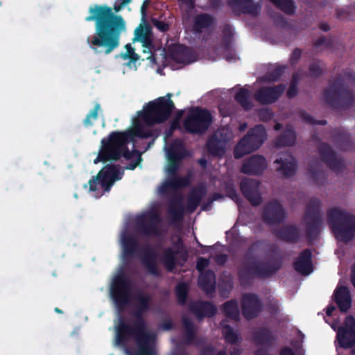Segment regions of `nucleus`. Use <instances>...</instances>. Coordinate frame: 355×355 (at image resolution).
Instances as JSON below:
<instances>
[{"label": "nucleus", "instance_id": "nucleus-43", "mask_svg": "<svg viewBox=\"0 0 355 355\" xmlns=\"http://www.w3.org/2000/svg\"><path fill=\"white\" fill-rule=\"evenodd\" d=\"M282 265V259H277L266 262L261 261V271L259 275H262V279H267L276 274L281 268Z\"/></svg>", "mask_w": 355, "mask_h": 355}, {"label": "nucleus", "instance_id": "nucleus-61", "mask_svg": "<svg viewBox=\"0 0 355 355\" xmlns=\"http://www.w3.org/2000/svg\"><path fill=\"white\" fill-rule=\"evenodd\" d=\"M300 116L304 122L308 124L315 125V119L306 111L302 110L300 112Z\"/></svg>", "mask_w": 355, "mask_h": 355}, {"label": "nucleus", "instance_id": "nucleus-50", "mask_svg": "<svg viewBox=\"0 0 355 355\" xmlns=\"http://www.w3.org/2000/svg\"><path fill=\"white\" fill-rule=\"evenodd\" d=\"M223 338L227 343L236 345L241 342V338L239 334L228 324H223Z\"/></svg>", "mask_w": 355, "mask_h": 355}, {"label": "nucleus", "instance_id": "nucleus-38", "mask_svg": "<svg viewBox=\"0 0 355 355\" xmlns=\"http://www.w3.org/2000/svg\"><path fill=\"white\" fill-rule=\"evenodd\" d=\"M207 193V188L205 185L200 184L194 187L189 193L187 202V210L192 213L200 205L202 198Z\"/></svg>", "mask_w": 355, "mask_h": 355}, {"label": "nucleus", "instance_id": "nucleus-32", "mask_svg": "<svg viewBox=\"0 0 355 355\" xmlns=\"http://www.w3.org/2000/svg\"><path fill=\"white\" fill-rule=\"evenodd\" d=\"M227 4L234 12H244L252 15H258L261 8V6L254 3L252 0H227Z\"/></svg>", "mask_w": 355, "mask_h": 355}, {"label": "nucleus", "instance_id": "nucleus-44", "mask_svg": "<svg viewBox=\"0 0 355 355\" xmlns=\"http://www.w3.org/2000/svg\"><path fill=\"white\" fill-rule=\"evenodd\" d=\"M296 141V133L295 130L287 127L285 130L275 140L276 147L292 146Z\"/></svg>", "mask_w": 355, "mask_h": 355}, {"label": "nucleus", "instance_id": "nucleus-52", "mask_svg": "<svg viewBox=\"0 0 355 355\" xmlns=\"http://www.w3.org/2000/svg\"><path fill=\"white\" fill-rule=\"evenodd\" d=\"M100 110L101 105L99 103H96L94 107L89 111L85 119L83 120V125L85 127L88 128L94 125L92 121H96L98 119V114Z\"/></svg>", "mask_w": 355, "mask_h": 355}, {"label": "nucleus", "instance_id": "nucleus-63", "mask_svg": "<svg viewBox=\"0 0 355 355\" xmlns=\"http://www.w3.org/2000/svg\"><path fill=\"white\" fill-rule=\"evenodd\" d=\"M298 94L297 86L293 85H289V87L286 92V96L288 98H293Z\"/></svg>", "mask_w": 355, "mask_h": 355}, {"label": "nucleus", "instance_id": "nucleus-39", "mask_svg": "<svg viewBox=\"0 0 355 355\" xmlns=\"http://www.w3.org/2000/svg\"><path fill=\"white\" fill-rule=\"evenodd\" d=\"M168 213L172 224L181 222L184 214L182 197L173 198L168 205Z\"/></svg>", "mask_w": 355, "mask_h": 355}, {"label": "nucleus", "instance_id": "nucleus-46", "mask_svg": "<svg viewBox=\"0 0 355 355\" xmlns=\"http://www.w3.org/2000/svg\"><path fill=\"white\" fill-rule=\"evenodd\" d=\"M155 340V336L151 334L144 339H139L137 343V350L132 355H153V343Z\"/></svg>", "mask_w": 355, "mask_h": 355}, {"label": "nucleus", "instance_id": "nucleus-31", "mask_svg": "<svg viewBox=\"0 0 355 355\" xmlns=\"http://www.w3.org/2000/svg\"><path fill=\"white\" fill-rule=\"evenodd\" d=\"M124 46L125 50L116 55L115 58L123 67H127L128 69L136 71L137 69V64L139 60L140 56L135 52V49L132 48V46Z\"/></svg>", "mask_w": 355, "mask_h": 355}, {"label": "nucleus", "instance_id": "nucleus-27", "mask_svg": "<svg viewBox=\"0 0 355 355\" xmlns=\"http://www.w3.org/2000/svg\"><path fill=\"white\" fill-rule=\"evenodd\" d=\"M277 334L268 327H259L252 333L253 343L257 346L271 347L277 340Z\"/></svg>", "mask_w": 355, "mask_h": 355}, {"label": "nucleus", "instance_id": "nucleus-13", "mask_svg": "<svg viewBox=\"0 0 355 355\" xmlns=\"http://www.w3.org/2000/svg\"><path fill=\"white\" fill-rule=\"evenodd\" d=\"M166 155L167 173L174 174L178 171L182 161L189 155V153L183 141L180 139H175L167 148Z\"/></svg>", "mask_w": 355, "mask_h": 355}, {"label": "nucleus", "instance_id": "nucleus-47", "mask_svg": "<svg viewBox=\"0 0 355 355\" xmlns=\"http://www.w3.org/2000/svg\"><path fill=\"white\" fill-rule=\"evenodd\" d=\"M182 322L184 327L185 343L188 345L193 343L196 339V330L193 322L189 318L186 316L182 318Z\"/></svg>", "mask_w": 355, "mask_h": 355}, {"label": "nucleus", "instance_id": "nucleus-19", "mask_svg": "<svg viewBox=\"0 0 355 355\" xmlns=\"http://www.w3.org/2000/svg\"><path fill=\"white\" fill-rule=\"evenodd\" d=\"M260 182L245 178L240 183V189L243 196L254 207L262 203L263 198L259 191Z\"/></svg>", "mask_w": 355, "mask_h": 355}, {"label": "nucleus", "instance_id": "nucleus-18", "mask_svg": "<svg viewBox=\"0 0 355 355\" xmlns=\"http://www.w3.org/2000/svg\"><path fill=\"white\" fill-rule=\"evenodd\" d=\"M337 339L340 347L349 349L355 345V318L352 315H347L343 326L338 328Z\"/></svg>", "mask_w": 355, "mask_h": 355}, {"label": "nucleus", "instance_id": "nucleus-30", "mask_svg": "<svg viewBox=\"0 0 355 355\" xmlns=\"http://www.w3.org/2000/svg\"><path fill=\"white\" fill-rule=\"evenodd\" d=\"M273 234L279 240L288 243H296L301 237V231L295 225H283L275 230Z\"/></svg>", "mask_w": 355, "mask_h": 355}, {"label": "nucleus", "instance_id": "nucleus-29", "mask_svg": "<svg viewBox=\"0 0 355 355\" xmlns=\"http://www.w3.org/2000/svg\"><path fill=\"white\" fill-rule=\"evenodd\" d=\"M312 257V252L309 248H306L300 252L293 263L295 270L303 275L311 273L313 270Z\"/></svg>", "mask_w": 355, "mask_h": 355}, {"label": "nucleus", "instance_id": "nucleus-28", "mask_svg": "<svg viewBox=\"0 0 355 355\" xmlns=\"http://www.w3.org/2000/svg\"><path fill=\"white\" fill-rule=\"evenodd\" d=\"M135 309L133 313L135 319L141 321L144 324H146L143 315L151 309L152 297L150 295L143 292H138L135 296Z\"/></svg>", "mask_w": 355, "mask_h": 355}, {"label": "nucleus", "instance_id": "nucleus-60", "mask_svg": "<svg viewBox=\"0 0 355 355\" xmlns=\"http://www.w3.org/2000/svg\"><path fill=\"white\" fill-rule=\"evenodd\" d=\"M180 123L178 120H173L171 125H170V127L166 130L165 132V137L167 138V137H171L174 131L177 129H180Z\"/></svg>", "mask_w": 355, "mask_h": 355}, {"label": "nucleus", "instance_id": "nucleus-40", "mask_svg": "<svg viewBox=\"0 0 355 355\" xmlns=\"http://www.w3.org/2000/svg\"><path fill=\"white\" fill-rule=\"evenodd\" d=\"M335 302L341 312H347L351 307L352 299L346 286H340L336 288L334 293Z\"/></svg>", "mask_w": 355, "mask_h": 355}, {"label": "nucleus", "instance_id": "nucleus-49", "mask_svg": "<svg viewBox=\"0 0 355 355\" xmlns=\"http://www.w3.org/2000/svg\"><path fill=\"white\" fill-rule=\"evenodd\" d=\"M223 315L235 321L239 320L240 312L236 300H232L223 303Z\"/></svg>", "mask_w": 355, "mask_h": 355}, {"label": "nucleus", "instance_id": "nucleus-51", "mask_svg": "<svg viewBox=\"0 0 355 355\" xmlns=\"http://www.w3.org/2000/svg\"><path fill=\"white\" fill-rule=\"evenodd\" d=\"M189 293V286L184 282L178 283L175 287V295L179 304L183 306L186 304Z\"/></svg>", "mask_w": 355, "mask_h": 355}, {"label": "nucleus", "instance_id": "nucleus-35", "mask_svg": "<svg viewBox=\"0 0 355 355\" xmlns=\"http://www.w3.org/2000/svg\"><path fill=\"white\" fill-rule=\"evenodd\" d=\"M198 285L207 295L211 297L216 290V276L214 271L207 270L200 274Z\"/></svg>", "mask_w": 355, "mask_h": 355}, {"label": "nucleus", "instance_id": "nucleus-24", "mask_svg": "<svg viewBox=\"0 0 355 355\" xmlns=\"http://www.w3.org/2000/svg\"><path fill=\"white\" fill-rule=\"evenodd\" d=\"M276 171L283 178L293 177L297 170V162L291 153H285L274 161Z\"/></svg>", "mask_w": 355, "mask_h": 355}, {"label": "nucleus", "instance_id": "nucleus-21", "mask_svg": "<svg viewBox=\"0 0 355 355\" xmlns=\"http://www.w3.org/2000/svg\"><path fill=\"white\" fill-rule=\"evenodd\" d=\"M268 167L266 159L261 155H252L243 160L240 172L248 175H261Z\"/></svg>", "mask_w": 355, "mask_h": 355}, {"label": "nucleus", "instance_id": "nucleus-37", "mask_svg": "<svg viewBox=\"0 0 355 355\" xmlns=\"http://www.w3.org/2000/svg\"><path fill=\"white\" fill-rule=\"evenodd\" d=\"M216 19L209 13H200L193 18V31L196 33H202L203 31L213 27Z\"/></svg>", "mask_w": 355, "mask_h": 355}, {"label": "nucleus", "instance_id": "nucleus-6", "mask_svg": "<svg viewBox=\"0 0 355 355\" xmlns=\"http://www.w3.org/2000/svg\"><path fill=\"white\" fill-rule=\"evenodd\" d=\"M324 98L325 103L335 109H348L355 101L352 91L345 86L341 75L337 76L329 88L324 91Z\"/></svg>", "mask_w": 355, "mask_h": 355}, {"label": "nucleus", "instance_id": "nucleus-14", "mask_svg": "<svg viewBox=\"0 0 355 355\" xmlns=\"http://www.w3.org/2000/svg\"><path fill=\"white\" fill-rule=\"evenodd\" d=\"M161 218L155 211H149L138 216L135 219L137 231L141 235L150 237L159 234L158 224Z\"/></svg>", "mask_w": 355, "mask_h": 355}, {"label": "nucleus", "instance_id": "nucleus-12", "mask_svg": "<svg viewBox=\"0 0 355 355\" xmlns=\"http://www.w3.org/2000/svg\"><path fill=\"white\" fill-rule=\"evenodd\" d=\"M130 288V279L125 274L121 273L115 277L110 288V295L119 309L123 308L128 303Z\"/></svg>", "mask_w": 355, "mask_h": 355}, {"label": "nucleus", "instance_id": "nucleus-64", "mask_svg": "<svg viewBox=\"0 0 355 355\" xmlns=\"http://www.w3.org/2000/svg\"><path fill=\"white\" fill-rule=\"evenodd\" d=\"M343 76L352 84L355 85V72H353L350 69H347L343 71Z\"/></svg>", "mask_w": 355, "mask_h": 355}, {"label": "nucleus", "instance_id": "nucleus-57", "mask_svg": "<svg viewBox=\"0 0 355 355\" xmlns=\"http://www.w3.org/2000/svg\"><path fill=\"white\" fill-rule=\"evenodd\" d=\"M209 264V259L198 257L196 261V269L201 274L202 272H205L203 270L205 268H207Z\"/></svg>", "mask_w": 355, "mask_h": 355}, {"label": "nucleus", "instance_id": "nucleus-20", "mask_svg": "<svg viewBox=\"0 0 355 355\" xmlns=\"http://www.w3.org/2000/svg\"><path fill=\"white\" fill-rule=\"evenodd\" d=\"M286 85L279 84L275 86L261 87L254 94L255 100L261 105H270L275 103L284 94Z\"/></svg>", "mask_w": 355, "mask_h": 355}, {"label": "nucleus", "instance_id": "nucleus-34", "mask_svg": "<svg viewBox=\"0 0 355 355\" xmlns=\"http://www.w3.org/2000/svg\"><path fill=\"white\" fill-rule=\"evenodd\" d=\"M141 261L149 274L155 277L160 276L157 263V253L151 246H148L144 250Z\"/></svg>", "mask_w": 355, "mask_h": 355}, {"label": "nucleus", "instance_id": "nucleus-10", "mask_svg": "<svg viewBox=\"0 0 355 355\" xmlns=\"http://www.w3.org/2000/svg\"><path fill=\"white\" fill-rule=\"evenodd\" d=\"M123 174L120 165L107 164L89 180V191H96L100 184L104 191H109L114 182L121 180Z\"/></svg>", "mask_w": 355, "mask_h": 355}, {"label": "nucleus", "instance_id": "nucleus-4", "mask_svg": "<svg viewBox=\"0 0 355 355\" xmlns=\"http://www.w3.org/2000/svg\"><path fill=\"white\" fill-rule=\"evenodd\" d=\"M171 96V94H168L166 96L159 97L148 103L143 110L138 112V119L135 121H139L141 124L144 122L148 126H145L146 128L152 129L151 126L167 121L175 109Z\"/></svg>", "mask_w": 355, "mask_h": 355}, {"label": "nucleus", "instance_id": "nucleus-33", "mask_svg": "<svg viewBox=\"0 0 355 355\" xmlns=\"http://www.w3.org/2000/svg\"><path fill=\"white\" fill-rule=\"evenodd\" d=\"M101 146L98 156L94 160V164L98 162L105 163L107 162L117 161L119 153L116 148L110 146L108 138L104 137L101 139Z\"/></svg>", "mask_w": 355, "mask_h": 355}, {"label": "nucleus", "instance_id": "nucleus-41", "mask_svg": "<svg viewBox=\"0 0 355 355\" xmlns=\"http://www.w3.org/2000/svg\"><path fill=\"white\" fill-rule=\"evenodd\" d=\"M152 28L150 25L140 24L135 31V35L132 39L133 43L137 42L142 44H153Z\"/></svg>", "mask_w": 355, "mask_h": 355}, {"label": "nucleus", "instance_id": "nucleus-53", "mask_svg": "<svg viewBox=\"0 0 355 355\" xmlns=\"http://www.w3.org/2000/svg\"><path fill=\"white\" fill-rule=\"evenodd\" d=\"M275 5L288 14H293L295 7L292 0H270Z\"/></svg>", "mask_w": 355, "mask_h": 355}, {"label": "nucleus", "instance_id": "nucleus-17", "mask_svg": "<svg viewBox=\"0 0 355 355\" xmlns=\"http://www.w3.org/2000/svg\"><path fill=\"white\" fill-rule=\"evenodd\" d=\"M241 312L243 318L251 320L259 316L263 310V304L255 293H244L241 301Z\"/></svg>", "mask_w": 355, "mask_h": 355}, {"label": "nucleus", "instance_id": "nucleus-26", "mask_svg": "<svg viewBox=\"0 0 355 355\" xmlns=\"http://www.w3.org/2000/svg\"><path fill=\"white\" fill-rule=\"evenodd\" d=\"M121 244L125 262L129 261L132 257L135 256L139 249L137 239L127 231H124L121 234Z\"/></svg>", "mask_w": 355, "mask_h": 355}, {"label": "nucleus", "instance_id": "nucleus-55", "mask_svg": "<svg viewBox=\"0 0 355 355\" xmlns=\"http://www.w3.org/2000/svg\"><path fill=\"white\" fill-rule=\"evenodd\" d=\"M284 71V68L282 67H277L271 71H269L266 73V78L269 81L275 82L280 79Z\"/></svg>", "mask_w": 355, "mask_h": 355}, {"label": "nucleus", "instance_id": "nucleus-11", "mask_svg": "<svg viewBox=\"0 0 355 355\" xmlns=\"http://www.w3.org/2000/svg\"><path fill=\"white\" fill-rule=\"evenodd\" d=\"M320 201L316 198L310 200L306 207L304 220L306 223V234L308 239H316L320 232L322 217L320 213Z\"/></svg>", "mask_w": 355, "mask_h": 355}, {"label": "nucleus", "instance_id": "nucleus-3", "mask_svg": "<svg viewBox=\"0 0 355 355\" xmlns=\"http://www.w3.org/2000/svg\"><path fill=\"white\" fill-rule=\"evenodd\" d=\"M150 51L147 59L155 64L174 62L181 68L198 60L196 50L189 46H143Z\"/></svg>", "mask_w": 355, "mask_h": 355}, {"label": "nucleus", "instance_id": "nucleus-5", "mask_svg": "<svg viewBox=\"0 0 355 355\" xmlns=\"http://www.w3.org/2000/svg\"><path fill=\"white\" fill-rule=\"evenodd\" d=\"M327 220L336 238L348 243L355 236V216L338 208H332L327 211Z\"/></svg>", "mask_w": 355, "mask_h": 355}, {"label": "nucleus", "instance_id": "nucleus-45", "mask_svg": "<svg viewBox=\"0 0 355 355\" xmlns=\"http://www.w3.org/2000/svg\"><path fill=\"white\" fill-rule=\"evenodd\" d=\"M234 99L245 111H249L253 107V104L250 99V92L245 87L240 88L236 92Z\"/></svg>", "mask_w": 355, "mask_h": 355}, {"label": "nucleus", "instance_id": "nucleus-56", "mask_svg": "<svg viewBox=\"0 0 355 355\" xmlns=\"http://www.w3.org/2000/svg\"><path fill=\"white\" fill-rule=\"evenodd\" d=\"M335 137L336 138V141L338 142L339 140L342 141L341 144H339V147L343 150H347L348 147L350 146V139L348 134H345L342 132H338Z\"/></svg>", "mask_w": 355, "mask_h": 355}, {"label": "nucleus", "instance_id": "nucleus-54", "mask_svg": "<svg viewBox=\"0 0 355 355\" xmlns=\"http://www.w3.org/2000/svg\"><path fill=\"white\" fill-rule=\"evenodd\" d=\"M324 69V64L320 60L311 63L309 67L310 76L313 78L321 76L323 74Z\"/></svg>", "mask_w": 355, "mask_h": 355}, {"label": "nucleus", "instance_id": "nucleus-42", "mask_svg": "<svg viewBox=\"0 0 355 355\" xmlns=\"http://www.w3.org/2000/svg\"><path fill=\"white\" fill-rule=\"evenodd\" d=\"M218 135L222 137V131L218 128L216 132L212 135L208 139L206 146L208 152L213 155L222 156V139L218 137Z\"/></svg>", "mask_w": 355, "mask_h": 355}, {"label": "nucleus", "instance_id": "nucleus-36", "mask_svg": "<svg viewBox=\"0 0 355 355\" xmlns=\"http://www.w3.org/2000/svg\"><path fill=\"white\" fill-rule=\"evenodd\" d=\"M168 180L160 188V192L162 193H166L168 189H179L187 187L190 184V178L189 176L180 177L178 175V172L174 174L168 173Z\"/></svg>", "mask_w": 355, "mask_h": 355}, {"label": "nucleus", "instance_id": "nucleus-59", "mask_svg": "<svg viewBox=\"0 0 355 355\" xmlns=\"http://www.w3.org/2000/svg\"><path fill=\"white\" fill-rule=\"evenodd\" d=\"M268 312L272 315H276L279 312V302L277 300H271L267 305Z\"/></svg>", "mask_w": 355, "mask_h": 355}, {"label": "nucleus", "instance_id": "nucleus-25", "mask_svg": "<svg viewBox=\"0 0 355 355\" xmlns=\"http://www.w3.org/2000/svg\"><path fill=\"white\" fill-rule=\"evenodd\" d=\"M189 311L199 320L212 318L217 312L216 306L211 302L196 300L189 304Z\"/></svg>", "mask_w": 355, "mask_h": 355}, {"label": "nucleus", "instance_id": "nucleus-2", "mask_svg": "<svg viewBox=\"0 0 355 355\" xmlns=\"http://www.w3.org/2000/svg\"><path fill=\"white\" fill-rule=\"evenodd\" d=\"M159 130L156 129H150L146 128L143 124H141L139 121H134L133 129L129 132H118L113 131L107 136L110 146L116 148L119 153V160L121 157L125 159L129 160L132 157V153L130 151L127 144L133 141L134 137H137L141 139L152 138V140L148 143V147L153 145L155 140L159 136Z\"/></svg>", "mask_w": 355, "mask_h": 355}, {"label": "nucleus", "instance_id": "nucleus-23", "mask_svg": "<svg viewBox=\"0 0 355 355\" xmlns=\"http://www.w3.org/2000/svg\"><path fill=\"white\" fill-rule=\"evenodd\" d=\"M320 159L327 166L335 172L341 171L345 167L344 161L337 157L335 151L327 143L322 142L318 146Z\"/></svg>", "mask_w": 355, "mask_h": 355}, {"label": "nucleus", "instance_id": "nucleus-8", "mask_svg": "<svg viewBox=\"0 0 355 355\" xmlns=\"http://www.w3.org/2000/svg\"><path fill=\"white\" fill-rule=\"evenodd\" d=\"M212 121L211 114L208 110L193 107L189 110L182 125L187 133L202 135L209 129Z\"/></svg>", "mask_w": 355, "mask_h": 355}, {"label": "nucleus", "instance_id": "nucleus-16", "mask_svg": "<svg viewBox=\"0 0 355 355\" xmlns=\"http://www.w3.org/2000/svg\"><path fill=\"white\" fill-rule=\"evenodd\" d=\"M173 246L177 249L172 247H168L163 250L162 261L166 267V270L169 272L173 271L175 268L178 261L177 256L179 255L183 261H186L188 257V252L184 248L182 240L179 238L174 243Z\"/></svg>", "mask_w": 355, "mask_h": 355}, {"label": "nucleus", "instance_id": "nucleus-1", "mask_svg": "<svg viewBox=\"0 0 355 355\" xmlns=\"http://www.w3.org/2000/svg\"><path fill=\"white\" fill-rule=\"evenodd\" d=\"M86 21H95V33L90 44H119L125 22L121 15H115L112 8L95 4L89 8Z\"/></svg>", "mask_w": 355, "mask_h": 355}, {"label": "nucleus", "instance_id": "nucleus-22", "mask_svg": "<svg viewBox=\"0 0 355 355\" xmlns=\"http://www.w3.org/2000/svg\"><path fill=\"white\" fill-rule=\"evenodd\" d=\"M259 271H261V261L244 262L238 270V279L241 286L250 285L255 277L262 279V275H259Z\"/></svg>", "mask_w": 355, "mask_h": 355}, {"label": "nucleus", "instance_id": "nucleus-58", "mask_svg": "<svg viewBox=\"0 0 355 355\" xmlns=\"http://www.w3.org/2000/svg\"><path fill=\"white\" fill-rule=\"evenodd\" d=\"M118 46H91L96 53H104L107 55Z\"/></svg>", "mask_w": 355, "mask_h": 355}, {"label": "nucleus", "instance_id": "nucleus-48", "mask_svg": "<svg viewBox=\"0 0 355 355\" xmlns=\"http://www.w3.org/2000/svg\"><path fill=\"white\" fill-rule=\"evenodd\" d=\"M308 173L317 184H322L325 181V173L320 168L318 162H311L308 166Z\"/></svg>", "mask_w": 355, "mask_h": 355}, {"label": "nucleus", "instance_id": "nucleus-9", "mask_svg": "<svg viewBox=\"0 0 355 355\" xmlns=\"http://www.w3.org/2000/svg\"><path fill=\"white\" fill-rule=\"evenodd\" d=\"M151 334L147 329L146 324L135 319L132 326L121 319L116 327L115 339L118 345H125L130 338H134L137 343L139 339H144Z\"/></svg>", "mask_w": 355, "mask_h": 355}, {"label": "nucleus", "instance_id": "nucleus-15", "mask_svg": "<svg viewBox=\"0 0 355 355\" xmlns=\"http://www.w3.org/2000/svg\"><path fill=\"white\" fill-rule=\"evenodd\" d=\"M261 218L268 225H279L286 220V212L279 202L272 200L263 206Z\"/></svg>", "mask_w": 355, "mask_h": 355}, {"label": "nucleus", "instance_id": "nucleus-7", "mask_svg": "<svg viewBox=\"0 0 355 355\" xmlns=\"http://www.w3.org/2000/svg\"><path fill=\"white\" fill-rule=\"evenodd\" d=\"M267 133L265 127L257 125L250 128L236 145L234 149V156L236 159H241L245 155L250 154L259 149L266 140Z\"/></svg>", "mask_w": 355, "mask_h": 355}, {"label": "nucleus", "instance_id": "nucleus-62", "mask_svg": "<svg viewBox=\"0 0 355 355\" xmlns=\"http://www.w3.org/2000/svg\"><path fill=\"white\" fill-rule=\"evenodd\" d=\"M302 55L301 49L296 48L293 50L291 56V64H296L300 60Z\"/></svg>", "mask_w": 355, "mask_h": 355}]
</instances>
